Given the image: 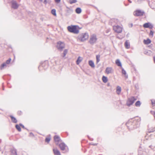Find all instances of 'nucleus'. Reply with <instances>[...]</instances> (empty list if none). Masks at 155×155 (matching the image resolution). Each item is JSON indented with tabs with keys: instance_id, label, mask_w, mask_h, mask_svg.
Returning <instances> with one entry per match:
<instances>
[{
	"instance_id": "nucleus-1",
	"label": "nucleus",
	"mask_w": 155,
	"mask_h": 155,
	"mask_svg": "<svg viewBox=\"0 0 155 155\" xmlns=\"http://www.w3.org/2000/svg\"><path fill=\"white\" fill-rule=\"evenodd\" d=\"M141 120L140 118L131 119L126 123V125L130 130H133L139 127Z\"/></svg>"
},
{
	"instance_id": "nucleus-2",
	"label": "nucleus",
	"mask_w": 155,
	"mask_h": 155,
	"mask_svg": "<svg viewBox=\"0 0 155 155\" xmlns=\"http://www.w3.org/2000/svg\"><path fill=\"white\" fill-rule=\"evenodd\" d=\"M68 31L71 32L75 34H78L79 31L77 29V26L75 25H71L68 26L67 27Z\"/></svg>"
},
{
	"instance_id": "nucleus-3",
	"label": "nucleus",
	"mask_w": 155,
	"mask_h": 155,
	"mask_svg": "<svg viewBox=\"0 0 155 155\" xmlns=\"http://www.w3.org/2000/svg\"><path fill=\"white\" fill-rule=\"evenodd\" d=\"M89 35L87 33H83L80 35L78 37V40L81 41H84L87 39Z\"/></svg>"
},
{
	"instance_id": "nucleus-4",
	"label": "nucleus",
	"mask_w": 155,
	"mask_h": 155,
	"mask_svg": "<svg viewBox=\"0 0 155 155\" xmlns=\"http://www.w3.org/2000/svg\"><path fill=\"white\" fill-rule=\"evenodd\" d=\"M97 40L96 35L94 34L91 35L89 42L91 45H93L96 42Z\"/></svg>"
},
{
	"instance_id": "nucleus-5",
	"label": "nucleus",
	"mask_w": 155,
	"mask_h": 155,
	"mask_svg": "<svg viewBox=\"0 0 155 155\" xmlns=\"http://www.w3.org/2000/svg\"><path fill=\"white\" fill-rule=\"evenodd\" d=\"M113 29L114 31L118 33L122 32L123 30V27L122 26L118 25H115L113 26Z\"/></svg>"
},
{
	"instance_id": "nucleus-6",
	"label": "nucleus",
	"mask_w": 155,
	"mask_h": 155,
	"mask_svg": "<svg viewBox=\"0 0 155 155\" xmlns=\"http://www.w3.org/2000/svg\"><path fill=\"white\" fill-rule=\"evenodd\" d=\"M136 100V99L134 97H131L128 99L127 103V105L128 106L131 105Z\"/></svg>"
},
{
	"instance_id": "nucleus-7",
	"label": "nucleus",
	"mask_w": 155,
	"mask_h": 155,
	"mask_svg": "<svg viewBox=\"0 0 155 155\" xmlns=\"http://www.w3.org/2000/svg\"><path fill=\"white\" fill-rule=\"evenodd\" d=\"M65 45L63 42L59 41L58 42L57 47L58 49L61 51L64 48Z\"/></svg>"
},
{
	"instance_id": "nucleus-8",
	"label": "nucleus",
	"mask_w": 155,
	"mask_h": 155,
	"mask_svg": "<svg viewBox=\"0 0 155 155\" xmlns=\"http://www.w3.org/2000/svg\"><path fill=\"white\" fill-rule=\"evenodd\" d=\"M54 140L57 145H58L59 143L61 141L60 137L57 135L54 136Z\"/></svg>"
},
{
	"instance_id": "nucleus-9",
	"label": "nucleus",
	"mask_w": 155,
	"mask_h": 155,
	"mask_svg": "<svg viewBox=\"0 0 155 155\" xmlns=\"http://www.w3.org/2000/svg\"><path fill=\"white\" fill-rule=\"evenodd\" d=\"M143 12H142L140 10H137L134 12V15L136 16H140L143 15Z\"/></svg>"
},
{
	"instance_id": "nucleus-10",
	"label": "nucleus",
	"mask_w": 155,
	"mask_h": 155,
	"mask_svg": "<svg viewBox=\"0 0 155 155\" xmlns=\"http://www.w3.org/2000/svg\"><path fill=\"white\" fill-rule=\"evenodd\" d=\"M113 72V68L111 67H107L105 70V73L108 74L112 73Z\"/></svg>"
},
{
	"instance_id": "nucleus-11",
	"label": "nucleus",
	"mask_w": 155,
	"mask_h": 155,
	"mask_svg": "<svg viewBox=\"0 0 155 155\" xmlns=\"http://www.w3.org/2000/svg\"><path fill=\"white\" fill-rule=\"evenodd\" d=\"M143 27L145 28H149L150 29H152L153 28V26L150 23L148 22L144 24Z\"/></svg>"
},
{
	"instance_id": "nucleus-12",
	"label": "nucleus",
	"mask_w": 155,
	"mask_h": 155,
	"mask_svg": "<svg viewBox=\"0 0 155 155\" xmlns=\"http://www.w3.org/2000/svg\"><path fill=\"white\" fill-rule=\"evenodd\" d=\"M59 146L61 150L62 151L64 150L67 146L64 143H61L59 144Z\"/></svg>"
},
{
	"instance_id": "nucleus-13",
	"label": "nucleus",
	"mask_w": 155,
	"mask_h": 155,
	"mask_svg": "<svg viewBox=\"0 0 155 155\" xmlns=\"http://www.w3.org/2000/svg\"><path fill=\"white\" fill-rule=\"evenodd\" d=\"M12 7L15 9H17L18 7V5L15 1H13L12 2Z\"/></svg>"
},
{
	"instance_id": "nucleus-14",
	"label": "nucleus",
	"mask_w": 155,
	"mask_h": 155,
	"mask_svg": "<svg viewBox=\"0 0 155 155\" xmlns=\"http://www.w3.org/2000/svg\"><path fill=\"white\" fill-rule=\"evenodd\" d=\"M53 151L55 155H61L60 151L57 148H54Z\"/></svg>"
},
{
	"instance_id": "nucleus-15",
	"label": "nucleus",
	"mask_w": 155,
	"mask_h": 155,
	"mask_svg": "<svg viewBox=\"0 0 155 155\" xmlns=\"http://www.w3.org/2000/svg\"><path fill=\"white\" fill-rule=\"evenodd\" d=\"M121 90V87L119 86H117L116 88V93L117 94L119 95L120 94Z\"/></svg>"
},
{
	"instance_id": "nucleus-16",
	"label": "nucleus",
	"mask_w": 155,
	"mask_h": 155,
	"mask_svg": "<svg viewBox=\"0 0 155 155\" xmlns=\"http://www.w3.org/2000/svg\"><path fill=\"white\" fill-rule=\"evenodd\" d=\"M115 63L118 66L120 67L121 68H122L121 63L119 59H117L115 61Z\"/></svg>"
},
{
	"instance_id": "nucleus-17",
	"label": "nucleus",
	"mask_w": 155,
	"mask_h": 155,
	"mask_svg": "<svg viewBox=\"0 0 155 155\" xmlns=\"http://www.w3.org/2000/svg\"><path fill=\"white\" fill-rule=\"evenodd\" d=\"M125 46L126 48L128 49L130 48V43L128 41H126L125 43Z\"/></svg>"
},
{
	"instance_id": "nucleus-18",
	"label": "nucleus",
	"mask_w": 155,
	"mask_h": 155,
	"mask_svg": "<svg viewBox=\"0 0 155 155\" xmlns=\"http://www.w3.org/2000/svg\"><path fill=\"white\" fill-rule=\"evenodd\" d=\"M10 117H11V118L12 121L13 122L15 123H17V120L15 118V117H13V116H12V115L10 116Z\"/></svg>"
},
{
	"instance_id": "nucleus-19",
	"label": "nucleus",
	"mask_w": 155,
	"mask_h": 155,
	"mask_svg": "<svg viewBox=\"0 0 155 155\" xmlns=\"http://www.w3.org/2000/svg\"><path fill=\"white\" fill-rule=\"evenodd\" d=\"M88 64L92 68H94L95 67L94 63L92 61H89L88 62Z\"/></svg>"
},
{
	"instance_id": "nucleus-20",
	"label": "nucleus",
	"mask_w": 155,
	"mask_h": 155,
	"mask_svg": "<svg viewBox=\"0 0 155 155\" xmlns=\"http://www.w3.org/2000/svg\"><path fill=\"white\" fill-rule=\"evenodd\" d=\"M151 42L150 40L149 39H147L146 40H143V43L145 44L148 45Z\"/></svg>"
},
{
	"instance_id": "nucleus-21",
	"label": "nucleus",
	"mask_w": 155,
	"mask_h": 155,
	"mask_svg": "<svg viewBox=\"0 0 155 155\" xmlns=\"http://www.w3.org/2000/svg\"><path fill=\"white\" fill-rule=\"evenodd\" d=\"M11 152L12 155H17L16 150L15 149H13L11 150Z\"/></svg>"
},
{
	"instance_id": "nucleus-22",
	"label": "nucleus",
	"mask_w": 155,
	"mask_h": 155,
	"mask_svg": "<svg viewBox=\"0 0 155 155\" xmlns=\"http://www.w3.org/2000/svg\"><path fill=\"white\" fill-rule=\"evenodd\" d=\"M82 60V58L81 57H79L76 61V63L77 64H79L81 61Z\"/></svg>"
},
{
	"instance_id": "nucleus-23",
	"label": "nucleus",
	"mask_w": 155,
	"mask_h": 155,
	"mask_svg": "<svg viewBox=\"0 0 155 155\" xmlns=\"http://www.w3.org/2000/svg\"><path fill=\"white\" fill-rule=\"evenodd\" d=\"M148 132L149 133L154 132L153 135L155 137V127L153 129H149L148 130Z\"/></svg>"
},
{
	"instance_id": "nucleus-24",
	"label": "nucleus",
	"mask_w": 155,
	"mask_h": 155,
	"mask_svg": "<svg viewBox=\"0 0 155 155\" xmlns=\"http://www.w3.org/2000/svg\"><path fill=\"white\" fill-rule=\"evenodd\" d=\"M122 69V74L125 75V77L127 78V76L126 74V71L123 68H121Z\"/></svg>"
},
{
	"instance_id": "nucleus-25",
	"label": "nucleus",
	"mask_w": 155,
	"mask_h": 155,
	"mask_svg": "<svg viewBox=\"0 0 155 155\" xmlns=\"http://www.w3.org/2000/svg\"><path fill=\"white\" fill-rule=\"evenodd\" d=\"M102 80L103 82L104 83H106L108 81L107 78L104 76H103V77L102 78Z\"/></svg>"
},
{
	"instance_id": "nucleus-26",
	"label": "nucleus",
	"mask_w": 155,
	"mask_h": 155,
	"mask_svg": "<svg viewBox=\"0 0 155 155\" xmlns=\"http://www.w3.org/2000/svg\"><path fill=\"white\" fill-rule=\"evenodd\" d=\"M76 13L78 14H80L81 12V10L80 8H77L75 10Z\"/></svg>"
},
{
	"instance_id": "nucleus-27",
	"label": "nucleus",
	"mask_w": 155,
	"mask_h": 155,
	"mask_svg": "<svg viewBox=\"0 0 155 155\" xmlns=\"http://www.w3.org/2000/svg\"><path fill=\"white\" fill-rule=\"evenodd\" d=\"M96 62L97 63H98L100 61V55H97L96 56Z\"/></svg>"
},
{
	"instance_id": "nucleus-28",
	"label": "nucleus",
	"mask_w": 155,
	"mask_h": 155,
	"mask_svg": "<svg viewBox=\"0 0 155 155\" xmlns=\"http://www.w3.org/2000/svg\"><path fill=\"white\" fill-rule=\"evenodd\" d=\"M68 51L67 49H65L64 50V52H63V55H62V56L63 57H64L66 56L67 54V53Z\"/></svg>"
},
{
	"instance_id": "nucleus-29",
	"label": "nucleus",
	"mask_w": 155,
	"mask_h": 155,
	"mask_svg": "<svg viewBox=\"0 0 155 155\" xmlns=\"http://www.w3.org/2000/svg\"><path fill=\"white\" fill-rule=\"evenodd\" d=\"M51 13L54 16H56V11L55 9H53L51 10Z\"/></svg>"
},
{
	"instance_id": "nucleus-30",
	"label": "nucleus",
	"mask_w": 155,
	"mask_h": 155,
	"mask_svg": "<svg viewBox=\"0 0 155 155\" xmlns=\"http://www.w3.org/2000/svg\"><path fill=\"white\" fill-rule=\"evenodd\" d=\"M6 67V64L5 63H3L2 64L1 66V69H3L4 67Z\"/></svg>"
},
{
	"instance_id": "nucleus-31",
	"label": "nucleus",
	"mask_w": 155,
	"mask_h": 155,
	"mask_svg": "<svg viewBox=\"0 0 155 155\" xmlns=\"http://www.w3.org/2000/svg\"><path fill=\"white\" fill-rule=\"evenodd\" d=\"M15 127L19 131H21V128L19 126L18 124H16L15 125Z\"/></svg>"
},
{
	"instance_id": "nucleus-32",
	"label": "nucleus",
	"mask_w": 155,
	"mask_h": 155,
	"mask_svg": "<svg viewBox=\"0 0 155 155\" xmlns=\"http://www.w3.org/2000/svg\"><path fill=\"white\" fill-rule=\"evenodd\" d=\"M77 2L76 0H69V3L71 4H72L73 3H75Z\"/></svg>"
},
{
	"instance_id": "nucleus-33",
	"label": "nucleus",
	"mask_w": 155,
	"mask_h": 155,
	"mask_svg": "<svg viewBox=\"0 0 155 155\" xmlns=\"http://www.w3.org/2000/svg\"><path fill=\"white\" fill-rule=\"evenodd\" d=\"M141 103L139 101H137L135 103V105L136 106H140V105Z\"/></svg>"
},
{
	"instance_id": "nucleus-34",
	"label": "nucleus",
	"mask_w": 155,
	"mask_h": 155,
	"mask_svg": "<svg viewBox=\"0 0 155 155\" xmlns=\"http://www.w3.org/2000/svg\"><path fill=\"white\" fill-rule=\"evenodd\" d=\"M51 138L50 137H47L46 138L45 141L46 142L48 143L50 141Z\"/></svg>"
},
{
	"instance_id": "nucleus-35",
	"label": "nucleus",
	"mask_w": 155,
	"mask_h": 155,
	"mask_svg": "<svg viewBox=\"0 0 155 155\" xmlns=\"http://www.w3.org/2000/svg\"><path fill=\"white\" fill-rule=\"evenodd\" d=\"M151 51H146L144 52V53L145 54L148 55L150 53Z\"/></svg>"
},
{
	"instance_id": "nucleus-36",
	"label": "nucleus",
	"mask_w": 155,
	"mask_h": 155,
	"mask_svg": "<svg viewBox=\"0 0 155 155\" xmlns=\"http://www.w3.org/2000/svg\"><path fill=\"white\" fill-rule=\"evenodd\" d=\"M151 102L152 105L153 106H155V100H152Z\"/></svg>"
},
{
	"instance_id": "nucleus-37",
	"label": "nucleus",
	"mask_w": 155,
	"mask_h": 155,
	"mask_svg": "<svg viewBox=\"0 0 155 155\" xmlns=\"http://www.w3.org/2000/svg\"><path fill=\"white\" fill-rule=\"evenodd\" d=\"M11 59L10 58L6 61V63H5L6 64H9L11 62Z\"/></svg>"
},
{
	"instance_id": "nucleus-38",
	"label": "nucleus",
	"mask_w": 155,
	"mask_h": 155,
	"mask_svg": "<svg viewBox=\"0 0 155 155\" xmlns=\"http://www.w3.org/2000/svg\"><path fill=\"white\" fill-rule=\"evenodd\" d=\"M153 32L152 31H150V35L152 36H153Z\"/></svg>"
},
{
	"instance_id": "nucleus-39",
	"label": "nucleus",
	"mask_w": 155,
	"mask_h": 155,
	"mask_svg": "<svg viewBox=\"0 0 155 155\" xmlns=\"http://www.w3.org/2000/svg\"><path fill=\"white\" fill-rule=\"evenodd\" d=\"M141 148H139L138 150V154L139 155H141L142 154V153H141Z\"/></svg>"
},
{
	"instance_id": "nucleus-40",
	"label": "nucleus",
	"mask_w": 155,
	"mask_h": 155,
	"mask_svg": "<svg viewBox=\"0 0 155 155\" xmlns=\"http://www.w3.org/2000/svg\"><path fill=\"white\" fill-rule=\"evenodd\" d=\"M55 2L56 3H59L61 1V0H54Z\"/></svg>"
},
{
	"instance_id": "nucleus-41",
	"label": "nucleus",
	"mask_w": 155,
	"mask_h": 155,
	"mask_svg": "<svg viewBox=\"0 0 155 155\" xmlns=\"http://www.w3.org/2000/svg\"><path fill=\"white\" fill-rule=\"evenodd\" d=\"M19 125L21 126L22 128H25V127L24 126L22 125V124H19Z\"/></svg>"
},
{
	"instance_id": "nucleus-42",
	"label": "nucleus",
	"mask_w": 155,
	"mask_h": 155,
	"mask_svg": "<svg viewBox=\"0 0 155 155\" xmlns=\"http://www.w3.org/2000/svg\"><path fill=\"white\" fill-rule=\"evenodd\" d=\"M149 147L150 148H151V149H154V148L155 147H155H153V146H152V145H150L149 146Z\"/></svg>"
},
{
	"instance_id": "nucleus-43",
	"label": "nucleus",
	"mask_w": 155,
	"mask_h": 155,
	"mask_svg": "<svg viewBox=\"0 0 155 155\" xmlns=\"http://www.w3.org/2000/svg\"><path fill=\"white\" fill-rule=\"evenodd\" d=\"M30 135L31 136H34V135L32 133H30Z\"/></svg>"
},
{
	"instance_id": "nucleus-44",
	"label": "nucleus",
	"mask_w": 155,
	"mask_h": 155,
	"mask_svg": "<svg viewBox=\"0 0 155 155\" xmlns=\"http://www.w3.org/2000/svg\"><path fill=\"white\" fill-rule=\"evenodd\" d=\"M44 3L45 4H46L47 3V0H44Z\"/></svg>"
},
{
	"instance_id": "nucleus-45",
	"label": "nucleus",
	"mask_w": 155,
	"mask_h": 155,
	"mask_svg": "<svg viewBox=\"0 0 155 155\" xmlns=\"http://www.w3.org/2000/svg\"><path fill=\"white\" fill-rule=\"evenodd\" d=\"M153 60L154 63H155V56L153 57Z\"/></svg>"
},
{
	"instance_id": "nucleus-46",
	"label": "nucleus",
	"mask_w": 155,
	"mask_h": 155,
	"mask_svg": "<svg viewBox=\"0 0 155 155\" xmlns=\"http://www.w3.org/2000/svg\"><path fill=\"white\" fill-rule=\"evenodd\" d=\"M128 0L129 2H130V3H131V2L130 0Z\"/></svg>"
},
{
	"instance_id": "nucleus-47",
	"label": "nucleus",
	"mask_w": 155,
	"mask_h": 155,
	"mask_svg": "<svg viewBox=\"0 0 155 155\" xmlns=\"http://www.w3.org/2000/svg\"><path fill=\"white\" fill-rule=\"evenodd\" d=\"M41 2H42V0H39Z\"/></svg>"
},
{
	"instance_id": "nucleus-48",
	"label": "nucleus",
	"mask_w": 155,
	"mask_h": 155,
	"mask_svg": "<svg viewBox=\"0 0 155 155\" xmlns=\"http://www.w3.org/2000/svg\"><path fill=\"white\" fill-rule=\"evenodd\" d=\"M109 85H109V84H108L107 85H108V86H109Z\"/></svg>"
},
{
	"instance_id": "nucleus-49",
	"label": "nucleus",
	"mask_w": 155,
	"mask_h": 155,
	"mask_svg": "<svg viewBox=\"0 0 155 155\" xmlns=\"http://www.w3.org/2000/svg\"><path fill=\"white\" fill-rule=\"evenodd\" d=\"M40 67H41V66H39V68H40Z\"/></svg>"
}]
</instances>
